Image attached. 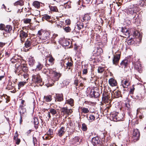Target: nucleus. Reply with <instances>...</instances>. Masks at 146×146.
<instances>
[{
  "mask_svg": "<svg viewBox=\"0 0 146 146\" xmlns=\"http://www.w3.org/2000/svg\"><path fill=\"white\" fill-rule=\"evenodd\" d=\"M49 113H51L53 116L55 115L56 116V115H57V112L56 110L54 108H50L49 109Z\"/></svg>",
  "mask_w": 146,
  "mask_h": 146,
  "instance_id": "24",
  "label": "nucleus"
},
{
  "mask_svg": "<svg viewBox=\"0 0 146 146\" xmlns=\"http://www.w3.org/2000/svg\"><path fill=\"white\" fill-rule=\"evenodd\" d=\"M130 83V79L129 78L124 79L121 81V84L123 87L127 88Z\"/></svg>",
  "mask_w": 146,
  "mask_h": 146,
  "instance_id": "6",
  "label": "nucleus"
},
{
  "mask_svg": "<svg viewBox=\"0 0 146 146\" xmlns=\"http://www.w3.org/2000/svg\"><path fill=\"white\" fill-rule=\"evenodd\" d=\"M48 133L49 134H51L53 133V130L50 129H49L48 131Z\"/></svg>",
  "mask_w": 146,
  "mask_h": 146,
  "instance_id": "58",
  "label": "nucleus"
},
{
  "mask_svg": "<svg viewBox=\"0 0 146 146\" xmlns=\"http://www.w3.org/2000/svg\"><path fill=\"white\" fill-rule=\"evenodd\" d=\"M92 142L94 146L97 145L99 146V144L100 142V140L98 137H96L92 138Z\"/></svg>",
  "mask_w": 146,
  "mask_h": 146,
  "instance_id": "9",
  "label": "nucleus"
},
{
  "mask_svg": "<svg viewBox=\"0 0 146 146\" xmlns=\"http://www.w3.org/2000/svg\"><path fill=\"white\" fill-rule=\"evenodd\" d=\"M66 67L67 68L68 67V69H70V67L72 66L73 64L71 62H68L66 64Z\"/></svg>",
  "mask_w": 146,
  "mask_h": 146,
  "instance_id": "43",
  "label": "nucleus"
},
{
  "mask_svg": "<svg viewBox=\"0 0 146 146\" xmlns=\"http://www.w3.org/2000/svg\"><path fill=\"white\" fill-rule=\"evenodd\" d=\"M140 136V132L138 129H135L133 130L132 139L133 142H135L139 140Z\"/></svg>",
  "mask_w": 146,
  "mask_h": 146,
  "instance_id": "3",
  "label": "nucleus"
},
{
  "mask_svg": "<svg viewBox=\"0 0 146 146\" xmlns=\"http://www.w3.org/2000/svg\"><path fill=\"white\" fill-rule=\"evenodd\" d=\"M53 80L54 82L55 81L58 80L59 78L61 76V74L57 72H53Z\"/></svg>",
  "mask_w": 146,
  "mask_h": 146,
  "instance_id": "11",
  "label": "nucleus"
},
{
  "mask_svg": "<svg viewBox=\"0 0 146 146\" xmlns=\"http://www.w3.org/2000/svg\"><path fill=\"white\" fill-rule=\"evenodd\" d=\"M50 113L49 112H48L47 113V116L46 117V118H48V120H49V119L51 117V116H50Z\"/></svg>",
  "mask_w": 146,
  "mask_h": 146,
  "instance_id": "56",
  "label": "nucleus"
},
{
  "mask_svg": "<svg viewBox=\"0 0 146 146\" xmlns=\"http://www.w3.org/2000/svg\"><path fill=\"white\" fill-rule=\"evenodd\" d=\"M61 112L63 113L64 115L68 116L72 113V111L71 109H68L66 107H63L61 109Z\"/></svg>",
  "mask_w": 146,
  "mask_h": 146,
  "instance_id": "7",
  "label": "nucleus"
},
{
  "mask_svg": "<svg viewBox=\"0 0 146 146\" xmlns=\"http://www.w3.org/2000/svg\"><path fill=\"white\" fill-rule=\"evenodd\" d=\"M65 131L64 127H62L58 130L57 135L60 137H61L64 135Z\"/></svg>",
  "mask_w": 146,
  "mask_h": 146,
  "instance_id": "15",
  "label": "nucleus"
},
{
  "mask_svg": "<svg viewBox=\"0 0 146 146\" xmlns=\"http://www.w3.org/2000/svg\"><path fill=\"white\" fill-rule=\"evenodd\" d=\"M33 5L36 8H38L40 7V3L37 1H35L33 3Z\"/></svg>",
  "mask_w": 146,
  "mask_h": 146,
  "instance_id": "31",
  "label": "nucleus"
},
{
  "mask_svg": "<svg viewBox=\"0 0 146 146\" xmlns=\"http://www.w3.org/2000/svg\"><path fill=\"white\" fill-rule=\"evenodd\" d=\"M26 83V82H19L18 84L19 89L21 88Z\"/></svg>",
  "mask_w": 146,
  "mask_h": 146,
  "instance_id": "40",
  "label": "nucleus"
},
{
  "mask_svg": "<svg viewBox=\"0 0 146 146\" xmlns=\"http://www.w3.org/2000/svg\"><path fill=\"white\" fill-rule=\"evenodd\" d=\"M74 101L73 99L70 98L69 99L66 100V103L69 104L71 106H74Z\"/></svg>",
  "mask_w": 146,
  "mask_h": 146,
  "instance_id": "22",
  "label": "nucleus"
},
{
  "mask_svg": "<svg viewBox=\"0 0 146 146\" xmlns=\"http://www.w3.org/2000/svg\"><path fill=\"white\" fill-rule=\"evenodd\" d=\"M98 72L99 73H102L104 71V68L100 66L98 68Z\"/></svg>",
  "mask_w": 146,
  "mask_h": 146,
  "instance_id": "42",
  "label": "nucleus"
},
{
  "mask_svg": "<svg viewBox=\"0 0 146 146\" xmlns=\"http://www.w3.org/2000/svg\"><path fill=\"white\" fill-rule=\"evenodd\" d=\"M117 114L118 118L117 117V118H116V119H115V120L117 121L123 120L124 117L123 115L122 114Z\"/></svg>",
  "mask_w": 146,
  "mask_h": 146,
  "instance_id": "29",
  "label": "nucleus"
},
{
  "mask_svg": "<svg viewBox=\"0 0 146 146\" xmlns=\"http://www.w3.org/2000/svg\"><path fill=\"white\" fill-rule=\"evenodd\" d=\"M94 90H91V91L90 94V95L91 97L92 98L94 97Z\"/></svg>",
  "mask_w": 146,
  "mask_h": 146,
  "instance_id": "48",
  "label": "nucleus"
},
{
  "mask_svg": "<svg viewBox=\"0 0 146 146\" xmlns=\"http://www.w3.org/2000/svg\"><path fill=\"white\" fill-rule=\"evenodd\" d=\"M5 43L0 42V47H2L5 45Z\"/></svg>",
  "mask_w": 146,
  "mask_h": 146,
  "instance_id": "61",
  "label": "nucleus"
},
{
  "mask_svg": "<svg viewBox=\"0 0 146 146\" xmlns=\"http://www.w3.org/2000/svg\"><path fill=\"white\" fill-rule=\"evenodd\" d=\"M66 23L67 24V25H69L70 23V20L69 19H67L65 21Z\"/></svg>",
  "mask_w": 146,
  "mask_h": 146,
  "instance_id": "57",
  "label": "nucleus"
},
{
  "mask_svg": "<svg viewBox=\"0 0 146 146\" xmlns=\"http://www.w3.org/2000/svg\"><path fill=\"white\" fill-rule=\"evenodd\" d=\"M44 98L46 102H50L52 100V96L50 95L44 96Z\"/></svg>",
  "mask_w": 146,
  "mask_h": 146,
  "instance_id": "26",
  "label": "nucleus"
},
{
  "mask_svg": "<svg viewBox=\"0 0 146 146\" xmlns=\"http://www.w3.org/2000/svg\"><path fill=\"white\" fill-rule=\"evenodd\" d=\"M115 97L118 98L120 96L121 92L119 91H115L113 92Z\"/></svg>",
  "mask_w": 146,
  "mask_h": 146,
  "instance_id": "33",
  "label": "nucleus"
},
{
  "mask_svg": "<svg viewBox=\"0 0 146 146\" xmlns=\"http://www.w3.org/2000/svg\"><path fill=\"white\" fill-rule=\"evenodd\" d=\"M21 68L22 69V71L24 72H27L28 68L25 64L21 65L20 66Z\"/></svg>",
  "mask_w": 146,
  "mask_h": 146,
  "instance_id": "28",
  "label": "nucleus"
},
{
  "mask_svg": "<svg viewBox=\"0 0 146 146\" xmlns=\"http://www.w3.org/2000/svg\"><path fill=\"white\" fill-rule=\"evenodd\" d=\"M120 58V54H117L115 55H114L113 59V64L117 65L118 62Z\"/></svg>",
  "mask_w": 146,
  "mask_h": 146,
  "instance_id": "12",
  "label": "nucleus"
},
{
  "mask_svg": "<svg viewBox=\"0 0 146 146\" xmlns=\"http://www.w3.org/2000/svg\"><path fill=\"white\" fill-rule=\"evenodd\" d=\"M33 142L34 145L35 146L36 145V144H37V139L35 137H33Z\"/></svg>",
  "mask_w": 146,
  "mask_h": 146,
  "instance_id": "47",
  "label": "nucleus"
},
{
  "mask_svg": "<svg viewBox=\"0 0 146 146\" xmlns=\"http://www.w3.org/2000/svg\"><path fill=\"white\" fill-rule=\"evenodd\" d=\"M81 110L82 111V113H87L89 111V110L88 108L84 107L81 108Z\"/></svg>",
  "mask_w": 146,
  "mask_h": 146,
  "instance_id": "32",
  "label": "nucleus"
},
{
  "mask_svg": "<svg viewBox=\"0 0 146 146\" xmlns=\"http://www.w3.org/2000/svg\"><path fill=\"white\" fill-rule=\"evenodd\" d=\"M88 73V70L87 69V68H85L83 69L82 70V74L84 75V74H87Z\"/></svg>",
  "mask_w": 146,
  "mask_h": 146,
  "instance_id": "49",
  "label": "nucleus"
},
{
  "mask_svg": "<svg viewBox=\"0 0 146 146\" xmlns=\"http://www.w3.org/2000/svg\"><path fill=\"white\" fill-rule=\"evenodd\" d=\"M121 32L125 36V37H129L130 33L129 30L127 29L126 28L122 27L121 28Z\"/></svg>",
  "mask_w": 146,
  "mask_h": 146,
  "instance_id": "10",
  "label": "nucleus"
},
{
  "mask_svg": "<svg viewBox=\"0 0 146 146\" xmlns=\"http://www.w3.org/2000/svg\"><path fill=\"white\" fill-rule=\"evenodd\" d=\"M18 134L16 132L14 137V139L15 140L17 138Z\"/></svg>",
  "mask_w": 146,
  "mask_h": 146,
  "instance_id": "60",
  "label": "nucleus"
},
{
  "mask_svg": "<svg viewBox=\"0 0 146 146\" xmlns=\"http://www.w3.org/2000/svg\"><path fill=\"white\" fill-rule=\"evenodd\" d=\"M59 43L63 46H67L70 44V42L64 39L59 40Z\"/></svg>",
  "mask_w": 146,
  "mask_h": 146,
  "instance_id": "13",
  "label": "nucleus"
},
{
  "mask_svg": "<svg viewBox=\"0 0 146 146\" xmlns=\"http://www.w3.org/2000/svg\"><path fill=\"white\" fill-rule=\"evenodd\" d=\"M31 21V19H26L24 20V22L25 23H29Z\"/></svg>",
  "mask_w": 146,
  "mask_h": 146,
  "instance_id": "46",
  "label": "nucleus"
},
{
  "mask_svg": "<svg viewBox=\"0 0 146 146\" xmlns=\"http://www.w3.org/2000/svg\"><path fill=\"white\" fill-rule=\"evenodd\" d=\"M145 2L144 1H141L139 2V4L141 7H143L144 5Z\"/></svg>",
  "mask_w": 146,
  "mask_h": 146,
  "instance_id": "55",
  "label": "nucleus"
},
{
  "mask_svg": "<svg viewBox=\"0 0 146 146\" xmlns=\"http://www.w3.org/2000/svg\"><path fill=\"white\" fill-rule=\"evenodd\" d=\"M56 99L55 101L61 102L63 100V95L62 94H56Z\"/></svg>",
  "mask_w": 146,
  "mask_h": 146,
  "instance_id": "14",
  "label": "nucleus"
},
{
  "mask_svg": "<svg viewBox=\"0 0 146 146\" xmlns=\"http://www.w3.org/2000/svg\"><path fill=\"white\" fill-rule=\"evenodd\" d=\"M91 19L90 16L88 14H85L81 20L82 22H85L87 23Z\"/></svg>",
  "mask_w": 146,
  "mask_h": 146,
  "instance_id": "8",
  "label": "nucleus"
},
{
  "mask_svg": "<svg viewBox=\"0 0 146 146\" xmlns=\"http://www.w3.org/2000/svg\"><path fill=\"white\" fill-rule=\"evenodd\" d=\"M89 121L90 122H91L94 120L95 117L94 115H90L89 117H87Z\"/></svg>",
  "mask_w": 146,
  "mask_h": 146,
  "instance_id": "35",
  "label": "nucleus"
},
{
  "mask_svg": "<svg viewBox=\"0 0 146 146\" xmlns=\"http://www.w3.org/2000/svg\"><path fill=\"white\" fill-rule=\"evenodd\" d=\"M5 25L4 24H0V30L5 31Z\"/></svg>",
  "mask_w": 146,
  "mask_h": 146,
  "instance_id": "45",
  "label": "nucleus"
},
{
  "mask_svg": "<svg viewBox=\"0 0 146 146\" xmlns=\"http://www.w3.org/2000/svg\"><path fill=\"white\" fill-rule=\"evenodd\" d=\"M140 110V108H138L137 109V115H138L139 113V111Z\"/></svg>",
  "mask_w": 146,
  "mask_h": 146,
  "instance_id": "62",
  "label": "nucleus"
},
{
  "mask_svg": "<svg viewBox=\"0 0 146 146\" xmlns=\"http://www.w3.org/2000/svg\"><path fill=\"white\" fill-rule=\"evenodd\" d=\"M64 29L65 31L67 33L70 32L71 31V29L68 26L65 27Z\"/></svg>",
  "mask_w": 146,
  "mask_h": 146,
  "instance_id": "44",
  "label": "nucleus"
},
{
  "mask_svg": "<svg viewBox=\"0 0 146 146\" xmlns=\"http://www.w3.org/2000/svg\"><path fill=\"white\" fill-rule=\"evenodd\" d=\"M49 7L50 10L52 11L57 12L58 11V9H57V7L56 6H49Z\"/></svg>",
  "mask_w": 146,
  "mask_h": 146,
  "instance_id": "34",
  "label": "nucleus"
},
{
  "mask_svg": "<svg viewBox=\"0 0 146 146\" xmlns=\"http://www.w3.org/2000/svg\"><path fill=\"white\" fill-rule=\"evenodd\" d=\"M135 90V88H134V85H133L132 86V88H131L130 90V92L131 94H133L134 91Z\"/></svg>",
  "mask_w": 146,
  "mask_h": 146,
  "instance_id": "53",
  "label": "nucleus"
},
{
  "mask_svg": "<svg viewBox=\"0 0 146 146\" xmlns=\"http://www.w3.org/2000/svg\"><path fill=\"white\" fill-rule=\"evenodd\" d=\"M38 35L41 39L47 41L50 39V33L47 31H43L42 30L39 31L38 32Z\"/></svg>",
  "mask_w": 146,
  "mask_h": 146,
  "instance_id": "1",
  "label": "nucleus"
},
{
  "mask_svg": "<svg viewBox=\"0 0 146 146\" xmlns=\"http://www.w3.org/2000/svg\"><path fill=\"white\" fill-rule=\"evenodd\" d=\"M28 33L27 31L26 30L21 31H20L19 36L22 42H24L25 38L28 35Z\"/></svg>",
  "mask_w": 146,
  "mask_h": 146,
  "instance_id": "5",
  "label": "nucleus"
},
{
  "mask_svg": "<svg viewBox=\"0 0 146 146\" xmlns=\"http://www.w3.org/2000/svg\"><path fill=\"white\" fill-rule=\"evenodd\" d=\"M118 117V114H113L111 115V118L112 120L115 121H115V119L117 118Z\"/></svg>",
  "mask_w": 146,
  "mask_h": 146,
  "instance_id": "39",
  "label": "nucleus"
},
{
  "mask_svg": "<svg viewBox=\"0 0 146 146\" xmlns=\"http://www.w3.org/2000/svg\"><path fill=\"white\" fill-rule=\"evenodd\" d=\"M84 25L82 23H77V25L75 27V29H78V30H80L81 29L83 28Z\"/></svg>",
  "mask_w": 146,
  "mask_h": 146,
  "instance_id": "21",
  "label": "nucleus"
},
{
  "mask_svg": "<svg viewBox=\"0 0 146 146\" xmlns=\"http://www.w3.org/2000/svg\"><path fill=\"white\" fill-rule=\"evenodd\" d=\"M64 62L62 60L60 62V64L62 67L64 65Z\"/></svg>",
  "mask_w": 146,
  "mask_h": 146,
  "instance_id": "59",
  "label": "nucleus"
},
{
  "mask_svg": "<svg viewBox=\"0 0 146 146\" xmlns=\"http://www.w3.org/2000/svg\"><path fill=\"white\" fill-rule=\"evenodd\" d=\"M19 111L20 116H23L26 113V109L24 108L21 107Z\"/></svg>",
  "mask_w": 146,
  "mask_h": 146,
  "instance_id": "25",
  "label": "nucleus"
},
{
  "mask_svg": "<svg viewBox=\"0 0 146 146\" xmlns=\"http://www.w3.org/2000/svg\"><path fill=\"white\" fill-rule=\"evenodd\" d=\"M15 143L17 145H19L20 142V140L19 139H18L17 138L15 140Z\"/></svg>",
  "mask_w": 146,
  "mask_h": 146,
  "instance_id": "54",
  "label": "nucleus"
},
{
  "mask_svg": "<svg viewBox=\"0 0 146 146\" xmlns=\"http://www.w3.org/2000/svg\"><path fill=\"white\" fill-rule=\"evenodd\" d=\"M139 11V9L137 6L135 5H131L128 8L127 11V13L131 15L133 14L135 15L133 17V19H135V15L136 14V12Z\"/></svg>",
  "mask_w": 146,
  "mask_h": 146,
  "instance_id": "2",
  "label": "nucleus"
},
{
  "mask_svg": "<svg viewBox=\"0 0 146 146\" xmlns=\"http://www.w3.org/2000/svg\"><path fill=\"white\" fill-rule=\"evenodd\" d=\"M82 129L84 131H86L87 130V128L86 125L85 123L82 124Z\"/></svg>",
  "mask_w": 146,
  "mask_h": 146,
  "instance_id": "41",
  "label": "nucleus"
},
{
  "mask_svg": "<svg viewBox=\"0 0 146 146\" xmlns=\"http://www.w3.org/2000/svg\"><path fill=\"white\" fill-rule=\"evenodd\" d=\"M23 3L22 1L21 0H20L19 1H18L17 2H16L14 4V5L15 6H16L17 5H19L20 6H22L23 5Z\"/></svg>",
  "mask_w": 146,
  "mask_h": 146,
  "instance_id": "38",
  "label": "nucleus"
},
{
  "mask_svg": "<svg viewBox=\"0 0 146 146\" xmlns=\"http://www.w3.org/2000/svg\"><path fill=\"white\" fill-rule=\"evenodd\" d=\"M58 36L57 34H54L52 37L51 38V41L52 43H55L56 41L55 40V38Z\"/></svg>",
  "mask_w": 146,
  "mask_h": 146,
  "instance_id": "36",
  "label": "nucleus"
},
{
  "mask_svg": "<svg viewBox=\"0 0 146 146\" xmlns=\"http://www.w3.org/2000/svg\"><path fill=\"white\" fill-rule=\"evenodd\" d=\"M33 122L35 125V127L36 129L38 128V124L39 123L38 119L36 117H34Z\"/></svg>",
  "mask_w": 146,
  "mask_h": 146,
  "instance_id": "23",
  "label": "nucleus"
},
{
  "mask_svg": "<svg viewBox=\"0 0 146 146\" xmlns=\"http://www.w3.org/2000/svg\"><path fill=\"white\" fill-rule=\"evenodd\" d=\"M43 18L44 19L47 20L50 18V17L48 15H45L43 17Z\"/></svg>",
  "mask_w": 146,
  "mask_h": 146,
  "instance_id": "51",
  "label": "nucleus"
},
{
  "mask_svg": "<svg viewBox=\"0 0 146 146\" xmlns=\"http://www.w3.org/2000/svg\"><path fill=\"white\" fill-rule=\"evenodd\" d=\"M94 98H96L98 97L99 96V93L98 92H96L94 91Z\"/></svg>",
  "mask_w": 146,
  "mask_h": 146,
  "instance_id": "52",
  "label": "nucleus"
},
{
  "mask_svg": "<svg viewBox=\"0 0 146 146\" xmlns=\"http://www.w3.org/2000/svg\"><path fill=\"white\" fill-rule=\"evenodd\" d=\"M135 68L139 73H141L142 71L141 64L139 62H137L135 65Z\"/></svg>",
  "mask_w": 146,
  "mask_h": 146,
  "instance_id": "16",
  "label": "nucleus"
},
{
  "mask_svg": "<svg viewBox=\"0 0 146 146\" xmlns=\"http://www.w3.org/2000/svg\"><path fill=\"white\" fill-rule=\"evenodd\" d=\"M23 76L24 78L25 79H27V80H28V75L26 72L24 73L23 74Z\"/></svg>",
  "mask_w": 146,
  "mask_h": 146,
  "instance_id": "50",
  "label": "nucleus"
},
{
  "mask_svg": "<svg viewBox=\"0 0 146 146\" xmlns=\"http://www.w3.org/2000/svg\"><path fill=\"white\" fill-rule=\"evenodd\" d=\"M102 98H103V99H104V100H107V99H108V97L107 96H103V97H102Z\"/></svg>",
  "mask_w": 146,
  "mask_h": 146,
  "instance_id": "64",
  "label": "nucleus"
},
{
  "mask_svg": "<svg viewBox=\"0 0 146 146\" xmlns=\"http://www.w3.org/2000/svg\"><path fill=\"white\" fill-rule=\"evenodd\" d=\"M32 81L35 83H40L42 81V80L40 78V76L38 74H34L32 76Z\"/></svg>",
  "mask_w": 146,
  "mask_h": 146,
  "instance_id": "4",
  "label": "nucleus"
},
{
  "mask_svg": "<svg viewBox=\"0 0 146 146\" xmlns=\"http://www.w3.org/2000/svg\"><path fill=\"white\" fill-rule=\"evenodd\" d=\"M47 58L48 59V61L50 63V64L51 65H53L54 63V59L51 55L50 54L47 56Z\"/></svg>",
  "mask_w": 146,
  "mask_h": 146,
  "instance_id": "18",
  "label": "nucleus"
},
{
  "mask_svg": "<svg viewBox=\"0 0 146 146\" xmlns=\"http://www.w3.org/2000/svg\"><path fill=\"white\" fill-rule=\"evenodd\" d=\"M4 77V76H0V81L2 80V79Z\"/></svg>",
  "mask_w": 146,
  "mask_h": 146,
  "instance_id": "63",
  "label": "nucleus"
},
{
  "mask_svg": "<svg viewBox=\"0 0 146 146\" xmlns=\"http://www.w3.org/2000/svg\"><path fill=\"white\" fill-rule=\"evenodd\" d=\"M43 65L42 64L38 63V64L36 66V70H40L42 68Z\"/></svg>",
  "mask_w": 146,
  "mask_h": 146,
  "instance_id": "37",
  "label": "nucleus"
},
{
  "mask_svg": "<svg viewBox=\"0 0 146 146\" xmlns=\"http://www.w3.org/2000/svg\"><path fill=\"white\" fill-rule=\"evenodd\" d=\"M109 82L110 85L112 86H116L117 84L116 80L113 78H111L109 79Z\"/></svg>",
  "mask_w": 146,
  "mask_h": 146,
  "instance_id": "17",
  "label": "nucleus"
},
{
  "mask_svg": "<svg viewBox=\"0 0 146 146\" xmlns=\"http://www.w3.org/2000/svg\"><path fill=\"white\" fill-rule=\"evenodd\" d=\"M29 64L31 66H33L35 63V61L33 57L30 56L29 58Z\"/></svg>",
  "mask_w": 146,
  "mask_h": 146,
  "instance_id": "20",
  "label": "nucleus"
},
{
  "mask_svg": "<svg viewBox=\"0 0 146 146\" xmlns=\"http://www.w3.org/2000/svg\"><path fill=\"white\" fill-rule=\"evenodd\" d=\"M128 61L127 60L125 59L123 60L120 63V66L122 68H125L128 64Z\"/></svg>",
  "mask_w": 146,
  "mask_h": 146,
  "instance_id": "19",
  "label": "nucleus"
},
{
  "mask_svg": "<svg viewBox=\"0 0 146 146\" xmlns=\"http://www.w3.org/2000/svg\"><path fill=\"white\" fill-rule=\"evenodd\" d=\"M31 43L32 42L29 40L27 39L25 43V46L27 48L29 47L31 45Z\"/></svg>",
  "mask_w": 146,
  "mask_h": 146,
  "instance_id": "30",
  "label": "nucleus"
},
{
  "mask_svg": "<svg viewBox=\"0 0 146 146\" xmlns=\"http://www.w3.org/2000/svg\"><path fill=\"white\" fill-rule=\"evenodd\" d=\"M12 30V27L10 25H7L5 27V31L9 32Z\"/></svg>",
  "mask_w": 146,
  "mask_h": 146,
  "instance_id": "27",
  "label": "nucleus"
}]
</instances>
